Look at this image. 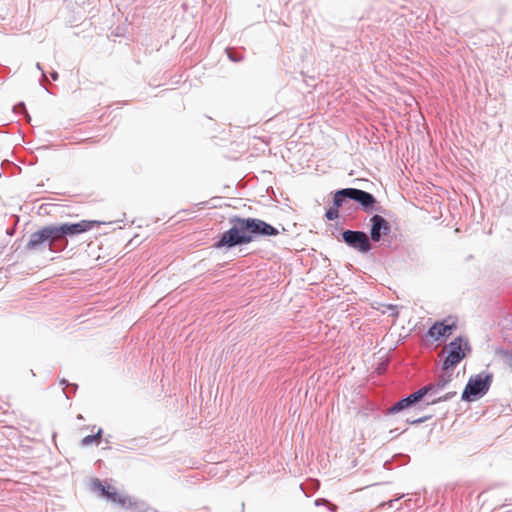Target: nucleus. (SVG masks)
Masks as SVG:
<instances>
[{
    "mask_svg": "<svg viewBox=\"0 0 512 512\" xmlns=\"http://www.w3.org/2000/svg\"><path fill=\"white\" fill-rule=\"evenodd\" d=\"M99 224L101 222L95 220H82L77 223L44 226L30 235L26 249L34 251L48 249L54 253L61 252L67 247L69 237L85 233Z\"/></svg>",
    "mask_w": 512,
    "mask_h": 512,
    "instance_id": "nucleus-1",
    "label": "nucleus"
},
{
    "mask_svg": "<svg viewBox=\"0 0 512 512\" xmlns=\"http://www.w3.org/2000/svg\"><path fill=\"white\" fill-rule=\"evenodd\" d=\"M231 227L223 232L216 242L217 248L231 249L236 246L251 243L258 237L276 236L277 228L258 218H242L238 216L229 219Z\"/></svg>",
    "mask_w": 512,
    "mask_h": 512,
    "instance_id": "nucleus-2",
    "label": "nucleus"
},
{
    "mask_svg": "<svg viewBox=\"0 0 512 512\" xmlns=\"http://www.w3.org/2000/svg\"><path fill=\"white\" fill-rule=\"evenodd\" d=\"M346 200L359 203L365 212L372 211L376 203V198L371 193L361 189L343 188L335 192L333 197L334 206L341 207Z\"/></svg>",
    "mask_w": 512,
    "mask_h": 512,
    "instance_id": "nucleus-3",
    "label": "nucleus"
},
{
    "mask_svg": "<svg viewBox=\"0 0 512 512\" xmlns=\"http://www.w3.org/2000/svg\"><path fill=\"white\" fill-rule=\"evenodd\" d=\"M493 376L490 373H480L470 377L462 393V400L475 401L484 396L492 383Z\"/></svg>",
    "mask_w": 512,
    "mask_h": 512,
    "instance_id": "nucleus-4",
    "label": "nucleus"
},
{
    "mask_svg": "<svg viewBox=\"0 0 512 512\" xmlns=\"http://www.w3.org/2000/svg\"><path fill=\"white\" fill-rule=\"evenodd\" d=\"M447 351L448 354L442 365L443 370L457 366L470 352V345L466 338L459 336L448 344Z\"/></svg>",
    "mask_w": 512,
    "mask_h": 512,
    "instance_id": "nucleus-5",
    "label": "nucleus"
},
{
    "mask_svg": "<svg viewBox=\"0 0 512 512\" xmlns=\"http://www.w3.org/2000/svg\"><path fill=\"white\" fill-rule=\"evenodd\" d=\"M342 238L349 247L360 253H367L371 250L369 237L363 231L346 230L342 233Z\"/></svg>",
    "mask_w": 512,
    "mask_h": 512,
    "instance_id": "nucleus-6",
    "label": "nucleus"
},
{
    "mask_svg": "<svg viewBox=\"0 0 512 512\" xmlns=\"http://www.w3.org/2000/svg\"><path fill=\"white\" fill-rule=\"evenodd\" d=\"M370 223V238L374 242H379L383 236L388 235L391 231L390 223L381 215H373L370 219Z\"/></svg>",
    "mask_w": 512,
    "mask_h": 512,
    "instance_id": "nucleus-7",
    "label": "nucleus"
},
{
    "mask_svg": "<svg viewBox=\"0 0 512 512\" xmlns=\"http://www.w3.org/2000/svg\"><path fill=\"white\" fill-rule=\"evenodd\" d=\"M427 394V389L420 388L416 392L396 402L390 409L389 413H398L422 400Z\"/></svg>",
    "mask_w": 512,
    "mask_h": 512,
    "instance_id": "nucleus-8",
    "label": "nucleus"
},
{
    "mask_svg": "<svg viewBox=\"0 0 512 512\" xmlns=\"http://www.w3.org/2000/svg\"><path fill=\"white\" fill-rule=\"evenodd\" d=\"M456 328L455 324H446L445 322H436L428 330L429 337L438 340L441 337L448 336Z\"/></svg>",
    "mask_w": 512,
    "mask_h": 512,
    "instance_id": "nucleus-9",
    "label": "nucleus"
},
{
    "mask_svg": "<svg viewBox=\"0 0 512 512\" xmlns=\"http://www.w3.org/2000/svg\"><path fill=\"white\" fill-rule=\"evenodd\" d=\"M451 374H445L438 378V380L433 383L422 387L423 389H427V394L432 392H440L446 388V386L451 382Z\"/></svg>",
    "mask_w": 512,
    "mask_h": 512,
    "instance_id": "nucleus-10",
    "label": "nucleus"
},
{
    "mask_svg": "<svg viewBox=\"0 0 512 512\" xmlns=\"http://www.w3.org/2000/svg\"><path fill=\"white\" fill-rule=\"evenodd\" d=\"M106 498L112 503L118 504L121 507H126L127 505L131 504V499L127 496L119 494L115 487H112Z\"/></svg>",
    "mask_w": 512,
    "mask_h": 512,
    "instance_id": "nucleus-11",
    "label": "nucleus"
},
{
    "mask_svg": "<svg viewBox=\"0 0 512 512\" xmlns=\"http://www.w3.org/2000/svg\"><path fill=\"white\" fill-rule=\"evenodd\" d=\"M438 393L439 392H432L431 391L430 393L425 395L428 398L427 405L448 401V400H450L451 398H453L456 395L455 391L448 392V393H446V394H444L442 396H437Z\"/></svg>",
    "mask_w": 512,
    "mask_h": 512,
    "instance_id": "nucleus-12",
    "label": "nucleus"
},
{
    "mask_svg": "<svg viewBox=\"0 0 512 512\" xmlns=\"http://www.w3.org/2000/svg\"><path fill=\"white\" fill-rule=\"evenodd\" d=\"M92 489L100 493L101 496L107 497L110 493V490L113 486L107 484L106 482H102L99 479H93L91 482Z\"/></svg>",
    "mask_w": 512,
    "mask_h": 512,
    "instance_id": "nucleus-13",
    "label": "nucleus"
},
{
    "mask_svg": "<svg viewBox=\"0 0 512 512\" xmlns=\"http://www.w3.org/2000/svg\"><path fill=\"white\" fill-rule=\"evenodd\" d=\"M101 436H102V429L99 428L95 435H88V436L84 437L81 440V445L82 446H88V445H91L93 443H97V442H99Z\"/></svg>",
    "mask_w": 512,
    "mask_h": 512,
    "instance_id": "nucleus-14",
    "label": "nucleus"
},
{
    "mask_svg": "<svg viewBox=\"0 0 512 512\" xmlns=\"http://www.w3.org/2000/svg\"><path fill=\"white\" fill-rule=\"evenodd\" d=\"M226 54L232 62L238 63L243 60V54L235 48H226Z\"/></svg>",
    "mask_w": 512,
    "mask_h": 512,
    "instance_id": "nucleus-15",
    "label": "nucleus"
},
{
    "mask_svg": "<svg viewBox=\"0 0 512 512\" xmlns=\"http://www.w3.org/2000/svg\"><path fill=\"white\" fill-rule=\"evenodd\" d=\"M13 112L15 114H21L23 116V118L26 120V122L31 121V117L26 110V106H25L24 102H19L16 105H14Z\"/></svg>",
    "mask_w": 512,
    "mask_h": 512,
    "instance_id": "nucleus-16",
    "label": "nucleus"
},
{
    "mask_svg": "<svg viewBox=\"0 0 512 512\" xmlns=\"http://www.w3.org/2000/svg\"><path fill=\"white\" fill-rule=\"evenodd\" d=\"M338 208L339 207H336L334 205L333 207L329 208L325 214L326 218L328 220H335L338 217Z\"/></svg>",
    "mask_w": 512,
    "mask_h": 512,
    "instance_id": "nucleus-17",
    "label": "nucleus"
},
{
    "mask_svg": "<svg viewBox=\"0 0 512 512\" xmlns=\"http://www.w3.org/2000/svg\"><path fill=\"white\" fill-rule=\"evenodd\" d=\"M502 358L506 366H508L512 371V353L510 352H502Z\"/></svg>",
    "mask_w": 512,
    "mask_h": 512,
    "instance_id": "nucleus-18",
    "label": "nucleus"
},
{
    "mask_svg": "<svg viewBox=\"0 0 512 512\" xmlns=\"http://www.w3.org/2000/svg\"><path fill=\"white\" fill-rule=\"evenodd\" d=\"M60 384L64 385V386H72L74 388V390H76L78 387L76 384H69V382L66 379H62L60 381Z\"/></svg>",
    "mask_w": 512,
    "mask_h": 512,
    "instance_id": "nucleus-19",
    "label": "nucleus"
},
{
    "mask_svg": "<svg viewBox=\"0 0 512 512\" xmlns=\"http://www.w3.org/2000/svg\"><path fill=\"white\" fill-rule=\"evenodd\" d=\"M50 77H51V79H52L53 81H57V80H58V78H59V74H58V72H57V71H54V70H53V71L50 73Z\"/></svg>",
    "mask_w": 512,
    "mask_h": 512,
    "instance_id": "nucleus-20",
    "label": "nucleus"
},
{
    "mask_svg": "<svg viewBox=\"0 0 512 512\" xmlns=\"http://www.w3.org/2000/svg\"><path fill=\"white\" fill-rule=\"evenodd\" d=\"M427 419H428V417H423V418L412 420V421H410V423H412V424L422 423V422L426 421Z\"/></svg>",
    "mask_w": 512,
    "mask_h": 512,
    "instance_id": "nucleus-21",
    "label": "nucleus"
},
{
    "mask_svg": "<svg viewBox=\"0 0 512 512\" xmlns=\"http://www.w3.org/2000/svg\"><path fill=\"white\" fill-rule=\"evenodd\" d=\"M36 68L41 71L42 78H45L46 74H45L44 70L42 69V66L40 65V63L36 64Z\"/></svg>",
    "mask_w": 512,
    "mask_h": 512,
    "instance_id": "nucleus-22",
    "label": "nucleus"
},
{
    "mask_svg": "<svg viewBox=\"0 0 512 512\" xmlns=\"http://www.w3.org/2000/svg\"><path fill=\"white\" fill-rule=\"evenodd\" d=\"M320 503H322V504H329L326 499H318V500L315 501L316 505H320Z\"/></svg>",
    "mask_w": 512,
    "mask_h": 512,
    "instance_id": "nucleus-23",
    "label": "nucleus"
},
{
    "mask_svg": "<svg viewBox=\"0 0 512 512\" xmlns=\"http://www.w3.org/2000/svg\"><path fill=\"white\" fill-rule=\"evenodd\" d=\"M394 501H395V500H390V501L388 502L389 507H392V506H393V502H394Z\"/></svg>",
    "mask_w": 512,
    "mask_h": 512,
    "instance_id": "nucleus-24",
    "label": "nucleus"
},
{
    "mask_svg": "<svg viewBox=\"0 0 512 512\" xmlns=\"http://www.w3.org/2000/svg\"><path fill=\"white\" fill-rule=\"evenodd\" d=\"M63 393H64L65 397L68 399L69 395L64 390H63Z\"/></svg>",
    "mask_w": 512,
    "mask_h": 512,
    "instance_id": "nucleus-25",
    "label": "nucleus"
}]
</instances>
